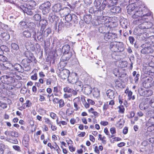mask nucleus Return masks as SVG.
<instances>
[{"instance_id": "f257e3e1", "label": "nucleus", "mask_w": 154, "mask_h": 154, "mask_svg": "<svg viewBox=\"0 0 154 154\" xmlns=\"http://www.w3.org/2000/svg\"><path fill=\"white\" fill-rule=\"evenodd\" d=\"M36 5V2L33 0H30L27 3H24L23 5L20 6V8L24 13H26L29 15L32 16L34 14L32 9Z\"/></svg>"}, {"instance_id": "f03ea898", "label": "nucleus", "mask_w": 154, "mask_h": 154, "mask_svg": "<svg viewBox=\"0 0 154 154\" xmlns=\"http://www.w3.org/2000/svg\"><path fill=\"white\" fill-rule=\"evenodd\" d=\"M24 55L27 58L23 59L22 61V64L23 66V68L24 71H28L30 70L31 67L30 63L32 62L34 59L33 54L28 51H26L24 53Z\"/></svg>"}, {"instance_id": "7ed1b4c3", "label": "nucleus", "mask_w": 154, "mask_h": 154, "mask_svg": "<svg viewBox=\"0 0 154 154\" xmlns=\"http://www.w3.org/2000/svg\"><path fill=\"white\" fill-rule=\"evenodd\" d=\"M151 15V12H149L147 10H143L140 8L138 10L136 11L132 15V17L133 18H144L145 16L149 17Z\"/></svg>"}, {"instance_id": "20e7f679", "label": "nucleus", "mask_w": 154, "mask_h": 154, "mask_svg": "<svg viewBox=\"0 0 154 154\" xmlns=\"http://www.w3.org/2000/svg\"><path fill=\"white\" fill-rule=\"evenodd\" d=\"M141 47L142 48L141 50V52L143 54L152 53L154 51V50L150 46V45L147 43H145L141 45Z\"/></svg>"}, {"instance_id": "39448f33", "label": "nucleus", "mask_w": 154, "mask_h": 154, "mask_svg": "<svg viewBox=\"0 0 154 154\" xmlns=\"http://www.w3.org/2000/svg\"><path fill=\"white\" fill-rule=\"evenodd\" d=\"M72 52H69L63 53V55L60 59V65H62V67H63L66 66V63L64 61L68 60L72 57Z\"/></svg>"}, {"instance_id": "423d86ee", "label": "nucleus", "mask_w": 154, "mask_h": 154, "mask_svg": "<svg viewBox=\"0 0 154 154\" xmlns=\"http://www.w3.org/2000/svg\"><path fill=\"white\" fill-rule=\"evenodd\" d=\"M8 65L9 69L11 71H17L21 73L23 72L24 71L23 67L20 64L16 63L14 65H13L9 63Z\"/></svg>"}, {"instance_id": "0eeeda50", "label": "nucleus", "mask_w": 154, "mask_h": 154, "mask_svg": "<svg viewBox=\"0 0 154 154\" xmlns=\"http://www.w3.org/2000/svg\"><path fill=\"white\" fill-rule=\"evenodd\" d=\"M0 79L2 83L6 85L11 84L15 82L14 79L6 75L2 76L0 77Z\"/></svg>"}, {"instance_id": "6e6552de", "label": "nucleus", "mask_w": 154, "mask_h": 154, "mask_svg": "<svg viewBox=\"0 0 154 154\" xmlns=\"http://www.w3.org/2000/svg\"><path fill=\"white\" fill-rule=\"evenodd\" d=\"M51 4L49 2H46L42 4L41 6L42 9V12L43 14L45 15L48 13L50 10Z\"/></svg>"}, {"instance_id": "1a4fd4ad", "label": "nucleus", "mask_w": 154, "mask_h": 154, "mask_svg": "<svg viewBox=\"0 0 154 154\" xmlns=\"http://www.w3.org/2000/svg\"><path fill=\"white\" fill-rule=\"evenodd\" d=\"M117 37L116 34L109 32H107L105 33L103 36L104 39L106 41H108L111 39H115Z\"/></svg>"}, {"instance_id": "9d476101", "label": "nucleus", "mask_w": 154, "mask_h": 154, "mask_svg": "<svg viewBox=\"0 0 154 154\" xmlns=\"http://www.w3.org/2000/svg\"><path fill=\"white\" fill-rule=\"evenodd\" d=\"M144 21H143L142 23L139 25L140 28L143 30L151 28L153 25L150 22L147 21V18H144Z\"/></svg>"}, {"instance_id": "9b49d317", "label": "nucleus", "mask_w": 154, "mask_h": 154, "mask_svg": "<svg viewBox=\"0 0 154 154\" xmlns=\"http://www.w3.org/2000/svg\"><path fill=\"white\" fill-rule=\"evenodd\" d=\"M43 31L40 30V31H39L36 33L35 31L33 30L32 37L36 40V36H37V39L41 42H42L43 41Z\"/></svg>"}, {"instance_id": "f8f14e48", "label": "nucleus", "mask_w": 154, "mask_h": 154, "mask_svg": "<svg viewBox=\"0 0 154 154\" xmlns=\"http://www.w3.org/2000/svg\"><path fill=\"white\" fill-rule=\"evenodd\" d=\"M70 74V72L69 70L66 69H63L60 71L59 75L61 79L63 80H65L66 79H68Z\"/></svg>"}, {"instance_id": "ddd939ff", "label": "nucleus", "mask_w": 154, "mask_h": 154, "mask_svg": "<svg viewBox=\"0 0 154 154\" xmlns=\"http://www.w3.org/2000/svg\"><path fill=\"white\" fill-rule=\"evenodd\" d=\"M116 3L117 2L116 0H114V1L112 0H104L101 5L104 6V8L106 6L108 7H110L116 5Z\"/></svg>"}, {"instance_id": "4468645a", "label": "nucleus", "mask_w": 154, "mask_h": 154, "mask_svg": "<svg viewBox=\"0 0 154 154\" xmlns=\"http://www.w3.org/2000/svg\"><path fill=\"white\" fill-rule=\"evenodd\" d=\"M78 79L77 74L75 73H73L69 76L67 80L69 83L73 84L76 82Z\"/></svg>"}, {"instance_id": "2eb2a0df", "label": "nucleus", "mask_w": 154, "mask_h": 154, "mask_svg": "<svg viewBox=\"0 0 154 154\" xmlns=\"http://www.w3.org/2000/svg\"><path fill=\"white\" fill-rule=\"evenodd\" d=\"M104 9V6L101 5L99 8L98 9L95 10L94 12V15L98 17H101L103 15V10Z\"/></svg>"}, {"instance_id": "dca6fc26", "label": "nucleus", "mask_w": 154, "mask_h": 154, "mask_svg": "<svg viewBox=\"0 0 154 154\" xmlns=\"http://www.w3.org/2000/svg\"><path fill=\"white\" fill-rule=\"evenodd\" d=\"M127 8L128 13L130 15H133L136 10L134 4L128 5Z\"/></svg>"}, {"instance_id": "f3484780", "label": "nucleus", "mask_w": 154, "mask_h": 154, "mask_svg": "<svg viewBox=\"0 0 154 154\" xmlns=\"http://www.w3.org/2000/svg\"><path fill=\"white\" fill-rule=\"evenodd\" d=\"M48 18L50 22L53 23L54 21H56L58 20L59 17L56 15L54 12H53L49 14Z\"/></svg>"}, {"instance_id": "a211bd4d", "label": "nucleus", "mask_w": 154, "mask_h": 154, "mask_svg": "<svg viewBox=\"0 0 154 154\" xmlns=\"http://www.w3.org/2000/svg\"><path fill=\"white\" fill-rule=\"evenodd\" d=\"M70 11L69 9L66 7L62 8L59 13L61 17H64L68 14Z\"/></svg>"}, {"instance_id": "6ab92c4d", "label": "nucleus", "mask_w": 154, "mask_h": 154, "mask_svg": "<svg viewBox=\"0 0 154 154\" xmlns=\"http://www.w3.org/2000/svg\"><path fill=\"white\" fill-rule=\"evenodd\" d=\"M106 94L107 97L111 99H113L116 96V94L115 91L109 89L107 91Z\"/></svg>"}, {"instance_id": "aec40b11", "label": "nucleus", "mask_w": 154, "mask_h": 154, "mask_svg": "<svg viewBox=\"0 0 154 154\" xmlns=\"http://www.w3.org/2000/svg\"><path fill=\"white\" fill-rule=\"evenodd\" d=\"M39 23L41 26V31H43L46 26L48 25V22L46 20L42 19L40 20Z\"/></svg>"}, {"instance_id": "412c9836", "label": "nucleus", "mask_w": 154, "mask_h": 154, "mask_svg": "<svg viewBox=\"0 0 154 154\" xmlns=\"http://www.w3.org/2000/svg\"><path fill=\"white\" fill-rule=\"evenodd\" d=\"M8 64V63L0 61V69L5 70L9 69Z\"/></svg>"}, {"instance_id": "4be33fe9", "label": "nucleus", "mask_w": 154, "mask_h": 154, "mask_svg": "<svg viewBox=\"0 0 154 154\" xmlns=\"http://www.w3.org/2000/svg\"><path fill=\"white\" fill-rule=\"evenodd\" d=\"M152 79V78L150 77H146L143 82V85L146 87H148V85H150V83Z\"/></svg>"}, {"instance_id": "5701e85b", "label": "nucleus", "mask_w": 154, "mask_h": 154, "mask_svg": "<svg viewBox=\"0 0 154 154\" xmlns=\"http://www.w3.org/2000/svg\"><path fill=\"white\" fill-rule=\"evenodd\" d=\"M61 9V5L60 3L55 5L52 8L53 11L56 12L60 13Z\"/></svg>"}, {"instance_id": "b1692460", "label": "nucleus", "mask_w": 154, "mask_h": 154, "mask_svg": "<svg viewBox=\"0 0 154 154\" xmlns=\"http://www.w3.org/2000/svg\"><path fill=\"white\" fill-rule=\"evenodd\" d=\"M144 31L141 28L138 27V28H136L134 30V35L139 36Z\"/></svg>"}, {"instance_id": "393cba45", "label": "nucleus", "mask_w": 154, "mask_h": 154, "mask_svg": "<svg viewBox=\"0 0 154 154\" xmlns=\"http://www.w3.org/2000/svg\"><path fill=\"white\" fill-rule=\"evenodd\" d=\"M147 125L148 126V129L152 128V127H151L152 126L154 125V116L153 115L149 119L148 122L147 123Z\"/></svg>"}, {"instance_id": "a878e982", "label": "nucleus", "mask_w": 154, "mask_h": 154, "mask_svg": "<svg viewBox=\"0 0 154 154\" xmlns=\"http://www.w3.org/2000/svg\"><path fill=\"white\" fill-rule=\"evenodd\" d=\"M0 36L4 40H8L10 38L9 34L6 32L1 33Z\"/></svg>"}, {"instance_id": "bb28decb", "label": "nucleus", "mask_w": 154, "mask_h": 154, "mask_svg": "<svg viewBox=\"0 0 154 154\" xmlns=\"http://www.w3.org/2000/svg\"><path fill=\"white\" fill-rule=\"evenodd\" d=\"M149 105V103L142 102L140 104L139 107L141 110H144L147 109L148 108Z\"/></svg>"}, {"instance_id": "cd10ccee", "label": "nucleus", "mask_w": 154, "mask_h": 154, "mask_svg": "<svg viewBox=\"0 0 154 154\" xmlns=\"http://www.w3.org/2000/svg\"><path fill=\"white\" fill-rule=\"evenodd\" d=\"M110 10L112 12L115 14H118L121 12V9L119 6H115L112 8Z\"/></svg>"}, {"instance_id": "c85d7f7f", "label": "nucleus", "mask_w": 154, "mask_h": 154, "mask_svg": "<svg viewBox=\"0 0 154 154\" xmlns=\"http://www.w3.org/2000/svg\"><path fill=\"white\" fill-rule=\"evenodd\" d=\"M74 106L75 108V110L77 111L79 109V107L78 106V104H79V100L77 97L75 98L73 100Z\"/></svg>"}, {"instance_id": "c756f323", "label": "nucleus", "mask_w": 154, "mask_h": 154, "mask_svg": "<svg viewBox=\"0 0 154 154\" xmlns=\"http://www.w3.org/2000/svg\"><path fill=\"white\" fill-rule=\"evenodd\" d=\"M144 18H136L135 20H134L133 23L134 25H138V27L139 25L142 23L143 21H144Z\"/></svg>"}, {"instance_id": "7c9ffc66", "label": "nucleus", "mask_w": 154, "mask_h": 154, "mask_svg": "<svg viewBox=\"0 0 154 154\" xmlns=\"http://www.w3.org/2000/svg\"><path fill=\"white\" fill-rule=\"evenodd\" d=\"M18 26L21 29H26L28 27V25L25 21H21L19 23Z\"/></svg>"}, {"instance_id": "2f4dec72", "label": "nucleus", "mask_w": 154, "mask_h": 154, "mask_svg": "<svg viewBox=\"0 0 154 154\" xmlns=\"http://www.w3.org/2000/svg\"><path fill=\"white\" fill-rule=\"evenodd\" d=\"M110 49L112 51L114 52H118L117 50V47L116 46V42H111L110 44Z\"/></svg>"}, {"instance_id": "473e14b6", "label": "nucleus", "mask_w": 154, "mask_h": 154, "mask_svg": "<svg viewBox=\"0 0 154 154\" xmlns=\"http://www.w3.org/2000/svg\"><path fill=\"white\" fill-rule=\"evenodd\" d=\"M70 47L68 45H64L62 48V52L63 53L71 52L70 51Z\"/></svg>"}, {"instance_id": "72a5a7b5", "label": "nucleus", "mask_w": 154, "mask_h": 154, "mask_svg": "<svg viewBox=\"0 0 154 154\" xmlns=\"http://www.w3.org/2000/svg\"><path fill=\"white\" fill-rule=\"evenodd\" d=\"M116 46L118 52L122 51H123L124 48L122 43L120 42L116 43Z\"/></svg>"}, {"instance_id": "f704fd0d", "label": "nucleus", "mask_w": 154, "mask_h": 154, "mask_svg": "<svg viewBox=\"0 0 154 154\" xmlns=\"http://www.w3.org/2000/svg\"><path fill=\"white\" fill-rule=\"evenodd\" d=\"M91 16L90 14H87L84 17V20L85 22L87 24L89 23L91 21Z\"/></svg>"}, {"instance_id": "c9c22d12", "label": "nucleus", "mask_w": 154, "mask_h": 154, "mask_svg": "<svg viewBox=\"0 0 154 154\" xmlns=\"http://www.w3.org/2000/svg\"><path fill=\"white\" fill-rule=\"evenodd\" d=\"M148 37L149 34L147 33L143 32L139 36V38L140 40H143Z\"/></svg>"}, {"instance_id": "e433bc0d", "label": "nucleus", "mask_w": 154, "mask_h": 154, "mask_svg": "<svg viewBox=\"0 0 154 154\" xmlns=\"http://www.w3.org/2000/svg\"><path fill=\"white\" fill-rule=\"evenodd\" d=\"M107 27L106 26H104L101 27H100L98 29V30L99 32L105 34L107 32Z\"/></svg>"}, {"instance_id": "4c0bfd02", "label": "nucleus", "mask_w": 154, "mask_h": 154, "mask_svg": "<svg viewBox=\"0 0 154 154\" xmlns=\"http://www.w3.org/2000/svg\"><path fill=\"white\" fill-rule=\"evenodd\" d=\"M92 89L91 86L86 85L85 87V92L87 94H91L92 92Z\"/></svg>"}, {"instance_id": "58836bf2", "label": "nucleus", "mask_w": 154, "mask_h": 154, "mask_svg": "<svg viewBox=\"0 0 154 154\" xmlns=\"http://www.w3.org/2000/svg\"><path fill=\"white\" fill-rule=\"evenodd\" d=\"M7 149H8V146L7 145L3 143H0V150L1 151L4 153V151Z\"/></svg>"}, {"instance_id": "ea45409f", "label": "nucleus", "mask_w": 154, "mask_h": 154, "mask_svg": "<svg viewBox=\"0 0 154 154\" xmlns=\"http://www.w3.org/2000/svg\"><path fill=\"white\" fill-rule=\"evenodd\" d=\"M23 35L24 37L28 38L31 37V33L30 31L28 30H26L23 32Z\"/></svg>"}, {"instance_id": "a19ab883", "label": "nucleus", "mask_w": 154, "mask_h": 154, "mask_svg": "<svg viewBox=\"0 0 154 154\" xmlns=\"http://www.w3.org/2000/svg\"><path fill=\"white\" fill-rule=\"evenodd\" d=\"M153 94L152 91L150 89H146L145 97H148L151 96Z\"/></svg>"}, {"instance_id": "79ce46f5", "label": "nucleus", "mask_w": 154, "mask_h": 154, "mask_svg": "<svg viewBox=\"0 0 154 154\" xmlns=\"http://www.w3.org/2000/svg\"><path fill=\"white\" fill-rule=\"evenodd\" d=\"M9 21L13 24L15 25L17 22L16 18L13 16H10L8 18Z\"/></svg>"}, {"instance_id": "37998d69", "label": "nucleus", "mask_w": 154, "mask_h": 154, "mask_svg": "<svg viewBox=\"0 0 154 154\" xmlns=\"http://www.w3.org/2000/svg\"><path fill=\"white\" fill-rule=\"evenodd\" d=\"M75 85L79 87V88L82 89L83 87V84L82 82L79 80H77L76 82H75Z\"/></svg>"}, {"instance_id": "c03bdc74", "label": "nucleus", "mask_w": 154, "mask_h": 154, "mask_svg": "<svg viewBox=\"0 0 154 154\" xmlns=\"http://www.w3.org/2000/svg\"><path fill=\"white\" fill-rule=\"evenodd\" d=\"M138 91L141 96L144 97L145 89L142 88H140L138 89Z\"/></svg>"}, {"instance_id": "a18cd8bd", "label": "nucleus", "mask_w": 154, "mask_h": 154, "mask_svg": "<svg viewBox=\"0 0 154 154\" xmlns=\"http://www.w3.org/2000/svg\"><path fill=\"white\" fill-rule=\"evenodd\" d=\"M72 14H70L69 13L68 14L65 16V19L66 21L68 22L71 21L72 20Z\"/></svg>"}, {"instance_id": "49530a36", "label": "nucleus", "mask_w": 154, "mask_h": 154, "mask_svg": "<svg viewBox=\"0 0 154 154\" xmlns=\"http://www.w3.org/2000/svg\"><path fill=\"white\" fill-rule=\"evenodd\" d=\"M72 22H73V23L76 24L78 22V20L77 17L74 14H72Z\"/></svg>"}, {"instance_id": "de8ad7c7", "label": "nucleus", "mask_w": 154, "mask_h": 154, "mask_svg": "<svg viewBox=\"0 0 154 154\" xmlns=\"http://www.w3.org/2000/svg\"><path fill=\"white\" fill-rule=\"evenodd\" d=\"M53 93L54 95L56 96H58L60 91L58 90V88L57 87H54L53 89Z\"/></svg>"}, {"instance_id": "09e8293b", "label": "nucleus", "mask_w": 154, "mask_h": 154, "mask_svg": "<svg viewBox=\"0 0 154 154\" xmlns=\"http://www.w3.org/2000/svg\"><path fill=\"white\" fill-rule=\"evenodd\" d=\"M8 141L11 143L15 144H17L18 142L17 139L14 137L9 139Z\"/></svg>"}, {"instance_id": "8fccbe9b", "label": "nucleus", "mask_w": 154, "mask_h": 154, "mask_svg": "<svg viewBox=\"0 0 154 154\" xmlns=\"http://www.w3.org/2000/svg\"><path fill=\"white\" fill-rule=\"evenodd\" d=\"M16 73L12 71L9 72L8 75H7L9 77H11L12 79H14V75H15Z\"/></svg>"}, {"instance_id": "3c124183", "label": "nucleus", "mask_w": 154, "mask_h": 154, "mask_svg": "<svg viewBox=\"0 0 154 154\" xmlns=\"http://www.w3.org/2000/svg\"><path fill=\"white\" fill-rule=\"evenodd\" d=\"M29 139H24L23 140V143L24 145V146L26 147H27L29 146Z\"/></svg>"}, {"instance_id": "603ef678", "label": "nucleus", "mask_w": 154, "mask_h": 154, "mask_svg": "<svg viewBox=\"0 0 154 154\" xmlns=\"http://www.w3.org/2000/svg\"><path fill=\"white\" fill-rule=\"evenodd\" d=\"M12 48L14 50L17 51L19 49V47L15 43H12L11 44Z\"/></svg>"}, {"instance_id": "864d4df0", "label": "nucleus", "mask_w": 154, "mask_h": 154, "mask_svg": "<svg viewBox=\"0 0 154 154\" xmlns=\"http://www.w3.org/2000/svg\"><path fill=\"white\" fill-rule=\"evenodd\" d=\"M33 17L35 21H38L41 19V17L40 15L38 14H36Z\"/></svg>"}, {"instance_id": "5fc2aeb1", "label": "nucleus", "mask_w": 154, "mask_h": 154, "mask_svg": "<svg viewBox=\"0 0 154 154\" xmlns=\"http://www.w3.org/2000/svg\"><path fill=\"white\" fill-rule=\"evenodd\" d=\"M149 103L151 107L154 108V97L151 98L149 101Z\"/></svg>"}, {"instance_id": "6e6d98bb", "label": "nucleus", "mask_w": 154, "mask_h": 154, "mask_svg": "<svg viewBox=\"0 0 154 154\" xmlns=\"http://www.w3.org/2000/svg\"><path fill=\"white\" fill-rule=\"evenodd\" d=\"M101 3V0H95L94 3V4L95 6L98 7L100 5Z\"/></svg>"}, {"instance_id": "4d7b16f0", "label": "nucleus", "mask_w": 154, "mask_h": 154, "mask_svg": "<svg viewBox=\"0 0 154 154\" xmlns=\"http://www.w3.org/2000/svg\"><path fill=\"white\" fill-rule=\"evenodd\" d=\"M82 102L83 104L84 105L85 107L87 109L89 107L90 105L88 102L87 103L85 99H84L83 100H82Z\"/></svg>"}, {"instance_id": "13d9d810", "label": "nucleus", "mask_w": 154, "mask_h": 154, "mask_svg": "<svg viewBox=\"0 0 154 154\" xmlns=\"http://www.w3.org/2000/svg\"><path fill=\"white\" fill-rule=\"evenodd\" d=\"M12 147L14 150L17 152H20L21 151L20 147L18 146L14 145L12 146Z\"/></svg>"}, {"instance_id": "bf43d9fd", "label": "nucleus", "mask_w": 154, "mask_h": 154, "mask_svg": "<svg viewBox=\"0 0 154 154\" xmlns=\"http://www.w3.org/2000/svg\"><path fill=\"white\" fill-rule=\"evenodd\" d=\"M113 72L115 75L117 76L118 75H119V71L118 68H115L113 70Z\"/></svg>"}, {"instance_id": "052dcab7", "label": "nucleus", "mask_w": 154, "mask_h": 154, "mask_svg": "<svg viewBox=\"0 0 154 154\" xmlns=\"http://www.w3.org/2000/svg\"><path fill=\"white\" fill-rule=\"evenodd\" d=\"M64 91L65 92L70 93L72 91V89L68 87H66L63 89Z\"/></svg>"}, {"instance_id": "680f3d73", "label": "nucleus", "mask_w": 154, "mask_h": 154, "mask_svg": "<svg viewBox=\"0 0 154 154\" xmlns=\"http://www.w3.org/2000/svg\"><path fill=\"white\" fill-rule=\"evenodd\" d=\"M118 108L119 109V110L118 112L121 113H123L124 112L125 109L123 106H120L118 107Z\"/></svg>"}, {"instance_id": "e2e57ef3", "label": "nucleus", "mask_w": 154, "mask_h": 154, "mask_svg": "<svg viewBox=\"0 0 154 154\" xmlns=\"http://www.w3.org/2000/svg\"><path fill=\"white\" fill-rule=\"evenodd\" d=\"M116 52H114L112 54V57L113 59L116 60H119V56L116 55Z\"/></svg>"}, {"instance_id": "0e129e2a", "label": "nucleus", "mask_w": 154, "mask_h": 154, "mask_svg": "<svg viewBox=\"0 0 154 154\" xmlns=\"http://www.w3.org/2000/svg\"><path fill=\"white\" fill-rule=\"evenodd\" d=\"M146 116L148 117H150L152 116L153 115L154 116V113L152 111H149L147 112L146 113Z\"/></svg>"}, {"instance_id": "69168bd1", "label": "nucleus", "mask_w": 154, "mask_h": 154, "mask_svg": "<svg viewBox=\"0 0 154 154\" xmlns=\"http://www.w3.org/2000/svg\"><path fill=\"white\" fill-rule=\"evenodd\" d=\"M59 104V107L61 108L63 107L64 105V101L62 99H60L58 103Z\"/></svg>"}, {"instance_id": "338daca9", "label": "nucleus", "mask_w": 154, "mask_h": 154, "mask_svg": "<svg viewBox=\"0 0 154 154\" xmlns=\"http://www.w3.org/2000/svg\"><path fill=\"white\" fill-rule=\"evenodd\" d=\"M44 120L45 123L48 124L49 125V127H50V125L53 123L48 118H45Z\"/></svg>"}, {"instance_id": "774afa93", "label": "nucleus", "mask_w": 154, "mask_h": 154, "mask_svg": "<svg viewBox=\"0 0 154 154\" xmlns=\"http://www.w3.org/2000/svg\"><path fill=\"white\" fill-rule=\"evenodd\" d=\"M149 40H150V41L149 42V43H148L150 45L152 43H154V36H151L149 38Z\"/></svg>"}]
</instances>
